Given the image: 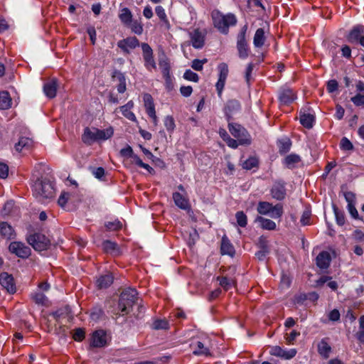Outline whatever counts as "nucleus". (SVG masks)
Here are the masks:
<instances>
[{"mask_svg":"<svg viewBox=\"0 0 364 364\" xmlns=\"http://www.w3.org/2000/svg\"><path fill=\"white\" fill-rule=\"evenodd\" d=\"M301 161V158L299 155L295 154H291L287 156L284 159V164L289 168H292L294 166Z\"/></svg>","mask_w":364,"mask_h":364,"instance_id":"nucleus-37","label":"nucleus"},{"mask_svg":"<svg viewBox=\"0 0 364 364\" xmlns=\"http://www.w3.org/2000/svg\"><path fill=\"white\" fill-rule=\"evenodd\" d=\"M69 197H70V194L68 193H65V192L62 193L58 198V203L59 204V205L61 207H64L65 205V204L67 203V202L69 199Z\"/></svg>","mask_w":364,"mask_h":364,"instance_id":"nucleus-55","label":"nucleus"},{"mask_svg":"<svg viewBox=\"0 0 364 364\" xmlns=\"http://www.w3.org/2000/svg\"><path fill=\"white\" fill-rule=\"evenodd\" d=\"M136 300L137 291L135 289L128 288L124 289L121 293L119 301V309L121 311V315L128 314Z\"/></svg>","mask_w":364,"mask_h":364,"instance_id":"nucleus-4","label":"nucleus"},{"mask_svg":"<svg viewBox=\"0 0 364 364\" xmlns=\"http://www.w3.org/2000/svg\"><path fill=\"white\" fill-rule=\"evenodd\" d=\"M300 335L299 332L296 331H292L289 334H287L286 340L289 344H291L294 342V341L296 338L297 336Z\"/></svg>","mask_w":364,"mask_h":364,"instance_id":"nucleus-63","label":"nucleus"},{"mask_svg":"<svg viewBox=\"0 0 364 364\" xmlns=\"http://www.w3.org/2000/svg\"><path fill=\"white\" fill-rule=\"evenodd\" d=\"M218 80L215 84L216 90L218 96L221 97L223 90L224 89L225 82L228 75L229 70L228 66L225 63H221L218 65Z\"/></svg>","mask_w":364,"mask_h":364,"instance_id":"nucleus-9","label":"nucleus"},{"mask_svg":"<svg viewBox=\"0 0 364 364\" xmlns=\"http://www.w3.org/2000/svg\"><path fill=\"white\" fill-rule=\"evenodd\" d=\"M193 353L196 355H208L210 354L209 349L204 346L200 341L192 343L191 345Z\"/></svg>","mask_w":364,"mask_h":364,"instance_id":"nucleus-26","label":"nucleus"},{"mask_svg":"<svg viewBox=\"0 0 364 364\" xmlns=\"http://www.w3.org/2000/svg\"><path fill=\"white\" fill-rule=\"evenodd\" d=\"M311 211L306 210L303 212L300 222L302 225H307L310 224Z\"/></svg>","mask_w":364,"mask_h":364,"instance_id":"nucleus-51","label":"nucleus"},{"mask_svg":"<svg viewBox=\"0 0 364 364\" xmlns=\"http://www.w3.org/2000/svg\"><path fill=\"white\" fill-rule=\"evenodd\" d=\"M173 199L176 206L183 210H186L189 207L188 200L180 193H173Z\"/></svg>","mask_w":364,"mask_h":364,"instance_id":"nucleus-27","label":"nucleus"},{"mask_svg":"<svg viewBox=\"0 0 364 364\" xmlns=\"http://www.w3.org/2000/svg\"><path fill=\"white\" fill-rule=\"evenodd\" d=\"M316 261V265L320 269H326L330 264L331 255L328 252L323 251L318 255Z\"/></svg>","mask_w":364,"mask_h":364,"instance_id":"nucleus-22","label":"nucleus"},{"mask_svg":"<svg viewBox=\"0 0 364 364\" xmlns=\"http://www.w3.org/2000/svg\"><path fill=\"white\" fill-rule=\"evenodd\" d=\"M291 142L287 138L280 139L278 141L279 150L281 154H285L287 151H289L291 148Z\"/></svg>","mask_w":364,"mask_h":364,"instance_id":"nucleus-40","label":"nucleus"},{"mask_svg":"<svg viewBox=\"0 0 364 364\" xmlns=\"http://www.w3.org/2000/svg\"><path fill=\"white\" fill-rule=\"evenodd\" d=\"M230 134L237 139L240 144L248 145L251 143V138L247 131L241 125L237 124H229Z\"/></svg>","mask_w":364,"mask_h":364,"instance_id":"nucleus-6","label":"nucleus"},{"mask_svg":"<svg viewBox=\"0 0 364 364\" xmlns=\"http://www.w3.org/2000/svg\"><path fill=\"white\" fill-rule=\"evenodd\" d=\"M113 282V277L108 273L100 276L97 280V287L100 289L107 288Z\"/></svg>","mask_w":364,"mask_h":364,"instance_id":"nucleus-30","label":"nucleus"},{"mask_svg":"<svg viewBox=\"0 0 364 364\" xmlns=\"http://www.w3.org/2000/svg\"><path fill=\"white\" fill-rule=\"evenodd\" d=\"M338 87V84L336 80H329L327 83V90L328 92H335Z\"/></svg>","mask_w":364,"mask_h":364,"instance_id":"nucleus-60","label":"nucleus"},{"mask_svg":"<svg viewBox=\"0 0 364 364\" xmlns=\"http://www.w3.org/2000/svg\"><path fill=\"white\" fill-rule=\"evenodd\" d=\"M208 62L206 58L203 60L195 59L192 61L191 67L193 70L200 71L203 70V65Z\"/></svg>","mask_w":364,"mask_h":364,"instance_id":"nucleus-49","label":"nucleus"},{"mask_svg":"<svg viewBox=\"0 0 364 364\" xmlns=\"http://www.w3.org/2000/svg\"><path fill=\"white\" fill-rule=\"evenodd\" d=\"M0 233L4 237L11 238L14 235L13 228L6 222H1Z\"/></svg>","mask_w":364,"mask_h":364,"instance_id":"nucleus-36","label":"nucleus"},{"mask_svg":"<svg viewBox=\"0 0 364 364\" xmlns=\"http://www.w3.org/2000/svg\"><path fill=\"white\" fill-rule=\"evenodd\" d=\"M144 106L146 107L148 115L151 117L155 123L157 122V117L156 115V111L153 99L149 94H145L143 97Z\"/></svg>","mask_w":364,"mask_h":364,"instance_id":"nucleus-18","label":"nucleus"},{"mask_svg":"<svg viewBox=\"0 0 364 364\" xmlns=\"http://www.w3.org/2000/svg\"><path fill=\"white\" fill-rule=\"evenodd\" d=\"M183 77L189 81L197 82L199 80V77L197 73L193 72L191 70H186L183 74Z\"/></svg>","mask_w":364,"mask_h":364,"instance_id":"nucleus-50","label":"nucleus"},{"mask_svg":"<svg viewBox=\"0 0 364 364\" xmlns=\"http://www.w3.org/2000/svg\"><path fill=\"white\" fill-rule=\"evenodd\" d=\"M344 197L348 204L355 203V195L353 192H346L344 193Z\"/></svg>","mask_w":364,"mask_h":364,"instance_id":"nucleus-59","label":"nucleus"},{"mask_svg":"<svg viewBox=\"0 0 364 364\" xmlns=\"http://www.w3.org/2000/svg\"><path fill=\"white\" fill-rule=\"evenodd\" d=\"M217 280L225 290H228L233 285V281L225 277H218Z\"/></svg>","mask_w":364,"mask_h":364,"instance_id":"nucleus-42","label":"nucleus"},{"mask_svg":"<svg viewBox=\"0 0 364 364\" xmlns=\"http://www.w3.org/2000/svg\"><path fill=\"white\" fill-rule=\"evenodd\" d=\"M155 11L158 17L162 20L164 21L166 18V14L165 13L164 9L161 6H157L155 9Z\"/></svg>","mask_w":364,"mask_h":364,"instance_id":"nucleus-61","label":"nucleus"},{"mask_svg":"<svg viewBox=\"0 0 364 364\" xmlns=\"http://www.w3.org/2000/svg\"><path fill=\"white\" fill-rule=\"evenodd\" d=\"M256 221L260 223L262 229L268 230H274L276 229V223L270 219L264 218L262 216H257Z\"/></svg>","mask_w":364,"mask_h":364,"instance_id":"nucleus-31","label":"nucleus"},{"mask_svg":"<svg viewBox=\"0 0 364 364\" xmlns=\"http://www.w3.org/2000/svg\"><path fill=\"white\" fill-rule=\"evenodd\" d=\"M105 227L107 228V230L113 231L121 228L122 224L119 221L114 220L113 222H107L105 224Z\"/></svg>","mask_w":364,"mask_h":364,"instance_id":"nucleus-54","label":"nucleus"},{"mask_svg":"<svg viewBox=\"0 0 364 364\" xmlns=\"http://www.w3.org/2000/svg\"><path fill=\"white\" fill-rule=\"evenodd\" d=\"M134 33L137 35H141L143 32V26L141 23L138 21H132V23L130 25H128Z\"/></svg>","mask_w":364,"mask_h":364,"instance_id":"nucleus-48","label":"nucleus"},{"mask_svg":"<svg viewBox=\"0 0 364 364\" xmlns=\"http://www.w3.org/2000/svg\"><path fill=\"white\" fill-rule=\"evenodd\" d=\"M348 210L352 218L355 219L358 218V212L355 208V203L354 204H348L347 205Z\"/></svg>","mask_w":364,"mask_h":364,"instance_id":"nucleus-62","label":"nucleus"},{"mask_svg":"<svg viewBox=\"0 0 364 364\" xmlns=\"http://www.w3.org/2000/svg\"><path fill=\"white\" fill-rule=\"evenodd\" d=\"M351 101L355 106H364V95L357 94L351 98Z\"/></svg>","mask_w":364,"mask_h":364,"instance_id":"nucleus-53","label":"nucleus"},{"mask_svg":"<svg viewBox=\"0 0 364 364\" xmlns=\"http://www.w3.org/2000/svg\"><path fill=\"white\" fill-rule=\"evenodd\" d=\"M33 145V141L28 137H21L18 143L15 144V149L18 152L29 151Z\"/></svg>","mask_w":364,"mask_h":364,"instance_id":"nucleus-23","label":"nucleus"},{"mask_svg":"<svg viewBox=\"0 0 364 364\" xmlns=\"http://www.w3.org/2000/svg\"><path fill=\"white\" fill-rule=\"evenodd\" d=\"M340 147L343 151H352L354 148L352 142L346 137L341 139Z\"/></svg>","mask_w":364,"mask_h":364,"instance_id":"nucleus-47","label":"nucleus"},{"mask_svg":"<svg viewBox=\"0 0 364 364\" xmlns=\"http://www.w3.org/2000/svg\"><path fill=\"white\" fill-rule=\"evenodd\" d=\"M271 196L277 200H283L286 196L285 183L282 181H275L270 190Z\"/></svg>","mask_w":364,"mask_h":364,"instance_id":"nucleus-13","label":"nucleus"},{"mask_svg":"<svg viewBox=\"0 0 364 364\" xmlns=\"http://www.w3.org/2000/svg\"><path fill=\"white\" fill-rule=\"evenodd\" d=\"M73 338L75 341H81L85 338V332L81 328H77L73 333Z\"/></svg>","mask_w":364,"mask_h":364,"instance_id":"nucleus-57","label":"nucleus"},{"mask_svg":"<svg viewBox=\"0 0 364 364\" xmlns=\"http://www.w3.org/2000/svg\"><path fill=\"white\" fill-rule=\"evenodd\" d=\"M26 240L37 251L46 250L49 245V240L41 233L30 235L26 237Z\"/></svg>","mask_w":364,"mask_h":364,"instance_id":"nucleus-7","label":"nucleus"},{"mask_svg":"<svg viewBox=\"0 0 364 364\" xmlns=\"http://www.w3.org/2000/svg\"><path fill=\"white\" fill-rule=\"evenodd\" d=\"M363 33V27L362 26H355L354 27L348 36V41L351 43H358L360 40V38L363 36L362 33Z\"/></svg>","mask_w":364,"mask_h":364,"instance_id":"nucleus-28","label":"nucleus"},{"mask_svg":"<svg viewBox=\"0 0 364 364\" xmlns=\"http://www.w3.org/2000/svg\"><path fill=\"white\" fill-rule=\"evenodd\" d=\"M164 124L166 130L172 133L175 129L176 124L173 118L171 116H166L164 119Z\"/></svg>","mask_w":364,"mask_h":364,"instance_id":"nucleus-41","label":"nucleus"},{"mask_svg":"<svg viewBox=\"0 0 364 364\" xmlns=\"http://www.w3.org/2000/svg\"><path fill=\"white\" fill-rule=\"evenodd\" d=\"M91 346L95 348H102L106 346V333L102 330L96 331L92 333Z\"/></svg>","mask_w":364,"mask_h":364,"instance_id":"nucleus-17","label":"nucleus"},{"mask_svg":"<svg viewBox=\"0 0 364 364\" xmlns=\"http://www.w3.org/2000/svg\"><path fill=\"white\" fill-rule=\"evenodd\" d=\"M211 16L214 26L223 34H227L229 28L235 26L237 23L236 16L230 13L224 14L218 10H214Z\"/></svg>","mask_w":364,"mask_h":364,"instance_id":"nucleus-1","label":"nucleus"},{"mask_svg":"<svg viewBox=\"0 0 364 364\" xmlns=\"http://www.w3.org/2000/svg\"><path fill=\"white\" fill-rule=\"evenodd\" d=\"M168 323L165 319H158L153 323V328L156 330L168 329Z\"/></svg>","mask_w":364,"mask_h":364,"instance_id":"nucleus-46","label":"nucleus"},{"mask_svg":"<svg viewBox=\"0 0 364 364\" xmlns=\"http://www.w3.org/2000/svg\"><path fill=\"white\" fill-rule=\"evenodd\" d=\"M9 174V167L6 164L0 163V178H6Z\"/></svg>","mask_w":364,"mask_h":364,"instance_id":"nucleus-58","label":"nucleus"},{"mask_svg":"<svg viewBox=\"0 0 364 364\" xmlns=\"http://www.w3.org/2000/svg\"><path fill=\"white\" fill-rule=\"evenodd\" d=\"M139 45V42L136 37H129L117 43V46L127 53H129L131 49L135 48Z\"/></svg>","mask_w":364,"mask_h":364,"instance_id":"nucleus-16","label":"nucleus"},{"mask_svg":"<svg viewBox=\"0 0 364 364\" xmlns=\"http://www.w3.org/2000/svg\"><path fill=\"white\" fill-rule=\"evenodd\" d=\"M119 18L121 22L125 26L130 25L132 21V14L128 8H123L120 10Z\"/></svg>","mask_w":364,"mask_h":364,"instance_id":"nucleus-32","label":"nucleus"},{"mask_svg":"<svg viewBox=\"0 0 364 364\" xmlns=\"http://www.w3.org/2000/svg\"><path fill=\"white\" fill-rule=\"evenodd\" d=\"M333 212L335 214L336 223L338 225L342 226L345 223V215L343 212L338 210L336 206H333Z\"/></svg>","mask_w":364,"mask_h":364,"instance_id":"nucleus-44","label":"nucleus"},{"mask_svg":"<svg viewBox=\"0 0 364 364\" xmlns=\"http://www.w3.org/2000/svg\"><path fill=\"white\" fill-rule=\"evenodd\" d=\"M9 250L10 252L22 259L28 258L31 253V250L28 246L18 241L11 242L9 246Z\"/></svg>","mask_w":364,"mask_h":364,"instance_id":"nucleus-8","label":"nucleus"},{"mask_svg":"<svg viewBox=\"0 0 364 364\" xmlns=\"http://www.w3.org/2000/svg\"><path fill=\"white\" fill-rule=\"evenodd\" d=\"M102 246L105 251L107 252H112L116 249L117 245L113 242L106 240L103 242Z\"/></svg>","mask_w":364,"mask_h":364,"instance_id":"nucleus-52","label":"nucleus"},{"mask_svg":"<svg viewBox=\"0 0 364 364\" xmlns=\"http://www.w3.org/2000/svg\"><path fill=\"white\" fill-rule=\"evenodd\" d=\"M257 210L260 215H269L274 219L280 218L283 215V206L279 203L273 205L269 202L259 201Z\"/></svg>","mask_w":364,"mask_h":364,"instance_id":"nucleus-5","label":"nucleus"},{"mask_svg":"<svg viewBox=\"0 0 364 364\" xmlns=\"http://www.w3.org/2000/svg\"><path fill=\"white\" fill-rule=\"evenodd\" d=\"M0 284L9 293L14 294L16 291L14 278L8 273L3 272L0 274Z\"/></svg>","mask_w":364,"mask_h":364,"instance_id":"nucleus-14","label":"nucleus"},{"mask_svg":"<svg viewBox=\"0 0 364 364\" xmlns=\"http://www.w3.org/2000/svg\"><path fill=\"white\" fill-rule=\"evenodd\" d=\"M295 94L291 89H283L279 92V99L282 104L288 105L295 100Z\"/></svg>","mask_w":364,"mask_h":364,"instance_id":"nucleus-20","label":"nucleus"},{"mask_svg":"<svg viewBox=\"0 0 364 364\" xmlns=\"http://www.w3.org/2000/svg\"><path fill=\"white\" fill-rule=\"evenodd\" d=\"M220 251L223 255L232 257L235 255V248L227 237L222 238Z\"/></svg>","mask_w":364,"mask_h":364,"instance_id":"nucleus-25","label":"nucleus"},{"mask_svg":"<svg viewBox=\"0 0 364 364\" xmlns=\"http://www.w3.org/2000/svg\"><path fill=\"white\" fill-rule=\"evenodd\" d=\"M253 67L254 65L252 63H249L246 68L245 77L247 84H250V80L252 79V73L253 70Z\"/></svg>","mask_w":364,"mask_h":364,"instance_id":"nucleus-56","label":"nucleus"},{"mask_svg":"<svg viewBox=\"0 0 364 364\" xmlns=\"http://www.w3.org/2000/svg\"><path fill=\"white\" fill-rule=\"evenodd\" d=\"M193 92V88L191 86H182L180 88L181 94L184 97H189Z\"/></svg>","mask_w":364,"mask_h":364,"instance_id":"nucleus-64","label":"nucleus"},{"mask_svg":"<svg viewBox=\"0 0 364 364\" xmlns=\"http://www.w3.org/2000/svg\"><path fill=\"white\" fill-rule=\"evenodd\" d=\"M159 65L161 70L163 77L170 75V63L167 58H161L159 62Z\"/></svg>","mask_w":364,"mask_h":364,"instance_id":"nucleus-38","label":"nucleus"},{"mask_svg":"<svg viewBox=\"0 0 364 364\" xmlns=\"http://www.w3.org/2000/svg\"><path fill=\"white\" fill-rule=\"evenodd\" d=\"M315 121L314 116L311 114H302L300 115V122L306 128L310 129L313 127Z\"/></svg>","mask_w":364,"mask_h":364,"instance_id":"nucleus-35","label":"nucleus"},{"mask_svg":"<svg viewBox=\"0 0 364 364\" xmlns=\"http://www.w3.org/2000/svg\"><path fill=\"white\" fill-rule=\"evenodd\" d=\"M114 130L112 127L99 129L95 127H86L82 136V141L91 145L94 141H105L112 136Z\"/></svg>","mask_w":364,"mask_h":364,"instance_id":"nucleus-2","label":"nucleus"},{"mask_svg":"<svg viewBox=\"0 0 364 364\" xmlns=\"http://www.w3.org/2000/svg\"><path fill=\"white\" fill-rule=\"evenodd\" d=\"M296 353L297 351L295 348L285 350L278 346L270 347L269 350L270 355L279 357L285 360H289L293 358L296 355Z\"/></svg>","mask_w":364,"mask_h":364,"instance_id":"nucleus-12","label":"nucleus"},{"mask_svg":"<svg viewBox=\"0 0 364 364\" xmlns=\"http://www.w3.org/2000/svg\"><path fill=\"white\" fill-rule=\"evenodd\" d=\"M57 89L58 82L55 79H53L46 82L43 85L44 94L46 95V97L50 99L55 97Z\"/></svg>","mask_w":364,"mask_h":364,"instance_id":"nucleus-19","label":"nucleus"},{"mask_svg":"<svg viewBox=\"0 0 364 364\" xmlns=\"http://www.w3.org/2000/svg\"><path fill=\"white\" fill-rule=\"evenodd\" d=\"M247 27L244 26L237 36V48L239 56L241 58H246L248 56V47L245 40Z\"/></svg>","mask_w":364,"mask_h":364,"instance_id":"nucleus-11","label":"nucleus"},{"mask_svg":"<svg viewBox=\"0 0 364 364\" xmlns=\"http://www.w3.org/2000/svg\"><path fill=\"white\" fill-rule=\"evenodd\" d=\"M190 38L191 44L195 48L200 49L204 46L205 33L201 32L199 29H195L191 32Z\"/></svg>","mask_w":364,"mask_h":364,"instance_id":"nucleus-15","label":"nucleus"},{"mask_svg":"<svg viewBox=\"0 0 364 364\" xmlns=\"http://www.w3.org/2000/svg\"><path fill=\"white\" fill-rule=\"evenodd\" d=\"M235 218L239 226L244 228L247 225V218L246 215L242 211L237 212Z\"/></svg>","mask_w":364,"mask_h":364,"instance_id":"nucleus-45","label":"nucleus"},{"mask_svg":"<svg viewBox=\"0 0 364 364\" xmlns=\"http://www.w3.org/2000/svg\"><path fill=\"white\" fill-rule=\"evenodd\" d=\"M258 164V160L255 157H250L245 161L242 164V168L246 170H250L256 167Z\"/></svg>","mask_w":364,"mask_h":364,"instance_id":"nucleus-43","label":"nucleus"},{"mask_svg":"<svg viewBox=\"0 0 364 364\" xmlns=\"http://www.w3.org/2000/svg\"><path fill=\"white\" fill-rule=\"evenodd\" d=\"M318 352L325 359L328 358L331 352V347L325 339H322L318 344Z\"/></svg>","mask_w":364,"mask_h":364,"instance_id":"nucleus-29","label":"nucleus"},{"mask_svg":"<svg viewBox=\"0 0 364 364\" xmlns=\"http://www.w3.org/2000/svg\"><path fill=\"white\" fill-rule=\"evenodd\" d=\"M142 55L144 60V66L151 71L152 69H156V65L154 59L153 50L150 46L146 43L141 44Z\"/></svg>","mask_w":364,"mask_h":364,"instance_id":"nucleus-10","label":"nucleus"},{"mask_svg":"<svg viewBox=\"0 0 364 364\" xmlns=\"http://www.w3.org/2000/svg\"><path fill=\"white\" fill-rule=\"evenodd\" d=\"M34 196L43 201L44 199L51 198L54 196L55 190L53 183L46 178H38L33 185Z\"/></svg>","mask_w":364,"mask_h":364,"instance_id":"nucleus-3","label":"nucleus"},{"mask_svg":"<svg viewBox=\"0 0 364 364\" xmlns=\"http://www.w3.org/2000/svg\"><path fill=\"white\" fill-rule=\"evenodd\" d=\"M133 107L134 102L132 101H129L126 105L121 106L119 109L124 117L130 121L136 122V117L132 111Z\"/></svg>","mask_w":364,"mask_h":364,"instance_id":"nucleus-24","label":"nucleus"},{"mask_svg":"<svg viewBox=\"0 0 364 364\" xmlns=\"http://www.w3.org/2000/svg\"><path fill=\"white\" fill-rule=\"evenodd\" d=\"M112 77L113 80L119 82L117 86V91L119 93H124L126 90V79L124 75L119 70H114Z\"/></svg>","mask_w":364,"mask_h":364,"instance_id":"nucleus-21","label":"nucleus"},{"mask_svg":"<svg viewBox=\"0 0 364 364\" xmlns=\"http://www.w3.org/2000/svg\"><path fill=\"white\" fill-rule=\"evenodd\" d=\"M11 105L9 93L6 91L0 92V109H7Z\"/></svg>","mask_w":364,"mask_h":364,"instance_id":"nucleus-34","label":"nucleus"},{"mask_svg":"<svg viewBox=\"0 0 364 364\" xmlns=\"http://www.w3.org/2000/svg\"><path fill=\"white\" fill-rule=\"evenodd\" d=\"M31 299L36 304L46 306L48 303V299L46 295L41 292H35L31 294Z\"/></svg>","mask_w":364,"mask_h":364,"instance_id":"nucleus-39","label":"nucleus"},{"mask_svg":"<svg viewBox=\"0 0 364 364\" xmlns=\"http://www.w3.org/2000/svg\"><path fill=\"white\" fill-rule=\"evenodd\" d=\"M265 36H264V31L263 28H258L255 34L254 39H253V43L254 46L257 48L262 47L264 42H265Z\"/></svg>","mask_w":364,"mask_h":364,"instance_id":"nucleus-33","label":"nucleus"}]
</instances>
